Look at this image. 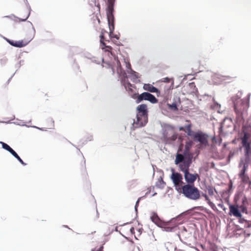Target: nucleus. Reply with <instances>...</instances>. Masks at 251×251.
Masks as SVG:
<instances>
[{
  "label": "nucleus",
  "instance_id": "23",
  "mask_svg": "<svg viewBox=\"0 0 251 251\" xmlns=\"http://www.w3.org/2000/svg\"><path fill=\"white\" fill-rule=\"evenodd\" d=\"M206 190L207 191L208 195L210 196H213L214 195L215 192L217 193L216 189L211 186H207Z\"/></svg>",
  "mask_w": 251,
  "mask_h": 251
},
{
  "label": "nucleus",
  "instance_id": "19",
  "mask_svg": "<svg viewBox=\"0 0 251 251\" xmlns=\"http://www.w3.org/2000/svg\"><path fill=\"white\" fill-rule=\"evenodd\" d=\"M149 95V93L144 92L139 95H137V97L136 98V102L139 103L143 100H148Z\"/></svg>",
  "mask_w": 251,
  "mask_h": 251
},
{
  "label": "nucleus",
  "instance_id": "41",
  "mask_svg": "<svg viewBox=\"0 0 251 251\" xmlns=\"http://www.w3.org/2000/svg\"><path fill=\"white\" fill-rule=\"evenodd\" d=\"M16 158H17L19 160V161H20L21 160H22V159L20 157V156L19 155H18V156H17L16 157Z\"/></svg>",
  "mask_w": 251,
  "mask_h": 251
},
{
  "label": "nucleus",
  "instance_id": "27",
  "mask_svg": "<svg viewBox=\"0 0 251 251\" xmlns=\"http://www.w3.org/2000/svg\"><path fill=\"white\" fill-rule=\"evenodd\" d=\"M0 143L1 144L2 148L9 152L11 151V149H12V148L6 143L2 142H0Z\"/></svg>",
  "mask_w": 251,
  "mask_h": 251
},
{
  "label": "nucleus",
  "instance_id": "32",
  "mask_svg": "<svg viewBox=\"0 0 251 251\" xmlns=\"http://www.w3.org/2000/svg\"><path fill=\"white\" fill-rule=\"evenodd\" d=\"M15 158L18 156V154L12 149L9 151Z\"/></svg>",
  "mask_w": 251,
  "mask_h": 251
},
{
  "label": "nucleus",
  "instance_id": "2",
  "mask_svg": "<svg viewBox=\"0 0 251 251\" xmlns=\"http://www.w3.org/2000/svg\"><path fill=\"white\" fill-rule=\"evenodd\" d=\"M178 192L192 200L196 201L201 197L200 190L194 184H184L179 190H178Z\"/></svg>",
  "mask_w": 251,
  "mask_h": 251
},
{
  "label": "nucleus",
  "instance_id": "38",
  "mask_svg": "<svg viewBox=\"0 0 251 251\" xmlns=\"http://www.w3.org/2000/svg\"><path fill=\"white\" fill-rule=\"evenodd\" d=\"M22 164L24 165H25L26 164L22 160H21L20 161H19Z\"/></svg>",
  "mask_w": 251,
  "mask_h": 251
},
{
  "label": "nucleus",
  "instance_id": "47",
  "mask_svg": "<svg viewBox=\"0 0 251 251\" xmlns=\"http://www.w3.org/2000/svg\"><path fill=\"white\" fill-rule=\"evenodd\" d=\"M229 123L231 124V120H229Z\"/></svg>",
  "mask_w": 251,
  "mask_h": 251
},
{
  "label": "nucleus",
  "instance_id": "4",
  "mask_svg": "<svg viewBox=\"0 0 251 251\" xmlns=\"http://www.w3.org/2000/svg\"><path fill=\"white\" fill-rule=\"evenodd\" d=\"M242 147L244 149L246 156H249L251 154V134L245 129H243V135L240 137Z\"/></svg>",
  "mask_w": 251,
  "mask_h": 251
},
{
  "label": "nucleus",
  "instance_id": "17",
  "mask_svg": "<svg viewBox=\"0 0 251 251\" xmlns=\"http://www.w3.org/2000/svg\"><path fill=\"white\" fill-rule=\"evenodd\" d=\"M191 163V161L189 160H185L180 164L179 165L180 171L185 173L186 172L189 171V166Z\"/></svg>",
  "mask_w": 251,
  "mask_h": 251
},
{
  "label": "nucleus",
  "instance_id": "24",
  "mask_svg": "<svg viewBox=\"0 0 251 251\" xmlns=\"http://www.w3.org/2000/svg\"><path fill=\"white\" fill-rule=\"evenodd\" d=\"M148 100L152 103H156L158 102L157 99L152 94L149 93Z\"/></svg>",
  "mask_w": 251,
  "mask_h": 251
},
{
  "label": "nucleus",
  "instance_id": "46",
  "mask_svg": "<svg viewBox=\"0 0 251 251\" xmlns=\"http://www.w3.org/2000/svg\"><path fill=\"white\" fill-rule=\"evenodd\" d=\"M134 74H135V76L136 78H138V76H137V75H136V72H134Z\"/></svg>",
  "mask_w": 251,
  "mask_h": 251
},
{
  "label": "nucleus",
  "instance_id": "1",
  "mask_svg": "<svg viewBox=\"0 0 251 251\" xmlns=\"http://www.w3.org/2000/svg\"><path fill=\"white\" fill-rule=\"evenodd\" d=\"M136 120H134L133 127L135 128L141 127L146 125L148 121L147 106L145 104L138 105L137 107Z\"/></svg>",
  "mask_w": 251,
  "mask_h": 251
},
{
  "label": "nucleus",
  "instance_id": "11",
  "mask_svg": "<svg viewBox=\"0 0 251 251\" xmlns=\"http://www.w3.org/2000/svg\"><path fill=\"white\" fill-rule=\"evenodd\" d=\"M184 174V177L187 184H194V182L196 181L197 177H199L198 174H191L189 171L185 172Z\"/></svg>",
  "mask_w": 251,
  "mask_h": 251
},
{
  "label": "nucleus",
  "instance_id": "6",
  "mask_svg": "<svg viewBox=\"0 0 251 251\" xmlns=\"http://www.w3.org/2000/svg\"><path fill=\"white\" fill-rule=\"evenodd\" d=\"M193 139L195 141L199 142L201 147H206L208 144V136L201 132L195 133Z\"/></svg>",
  "mask_w": 251,
  "mask_h": 251
},
{
  "label": "nucleus",
  "instance_id": "26",
  "mask_svg": "<svg viewBox=\"0 0 251 251\" xmlns=\"http://www.w3.org/2000/svg\"><path fill=\"white\" fill-rule=\"evenodd\" d=\"M169 107L173 111L177 110V105L176 103H173L172 104H168Z\"/></svg>",
  "mask_w": 251,
  "mask_h": 251
},
{
  "label": "nucleus",
  "instance_id": "10",
  "mask_svg": "<svg viewBox=\"0 0 251 251\" xmlns=\"http://www.w3.org/2000/svg\"><path fill=\"white\" fill-rule=\"evenodd\" d=\"M106 32H107V31L103 29H102L101 31V34L100 35V41L101 47L102 50L105 49V50H104L105 51L110 52L111 53V55H113L112 51H111V50L112 49V47L110 46H106V44L104 42V36L105 33Z\"/></svg>",
  "mask_w": 251,
  "mask_h": 251
},
{
  "label": "nucleus",
  "instance_id": "14",
  "mask_svg": "<svg viewBox=\"0 0 251 251\" xmlns=\"http://www.w3.org/2000/svg\"><path fill=\"white\" fill-rule=\"evenodd\" d=\"M31 39L28 41L20 40V41H13L8 40L7 42L12 46L22 48L25 46L30 42Z\"/></svg>",
  "mask_w": 251,
  "mask_h": 251
},
{
  "label": "nucleus",
  "instance_id": "45",
  "mask_svg": "<svg viewBox=\"0 0 251 251\" xmlns=\"http://www.w3.org/2000/svg\"><path fill=\"white\" fill-rule=\"evenodd\" d=\"M129 247H130V248H133V245L131 244H130Z\"/></svg>",
  "mask_w": 251,
  "mask_h": 251
},
{
  "label": "nucleus",
  "instance_id": "22",
  "mask_svg": "<svg viewBox=\"0 0 251 251\" xmlns=\"http://www.w3.org/2000/svg\"><path fill=\"white\" fill-rule=\"evenodd\" d=\"M184 157L183 156V155H182L181 154H177V155H176V159H175V163L176 164H178L180 163H182V162H183L184 160Z\"/></svg>",
  "mask_w": 251,
  "mask_h": 251
},
{
  "label": "nucleus",
  "instance_id": "7",
  "mask_svg": "<svg viewBox=\"0 0 251 251\" xmlns=\"http://www.w3.org/2000/svg\"><path fill=\"white\" fill-rule=\"evenodd\" d=\"M248 169V165L244 164L242 169L239 174V178L241 180V182L245 184H248L249 187L251 188V181L247 174H246Z\"/></svg>",
  "mask_w": 251,
  "mask_h": 251
},
{
  "label": "nucleus",
  "instance_id": "42",
  "mask_svg": "<svg viewBox=\"0 0 251 251\" xmlns=\"http://www.w3.org/2000/svg\"><path fill=\"white\" fill-rule=\"evenodd\" d=\"M16 158H17L19 160V161H20L21 160H22V159L20 157V156L19 155H18V156H17L16 157Z\"/></svg>",
  "mask_w": 251,
  "mask_h": 251
},
{
  "label": "nucleus",
  "instance_id": "31",
  "mask_svg": "<svg viewBox=\"0 0 251 251\" xmlns=\"http://www.w3.org/2000/svg\"><path fill=\"white\" fill-rule=\"evenodd\" d=\"M15 158L18 156V154L12 149L9 151Z\"/></svg>",
  "mask_w": 251,
  "mask_h": 251
},
{
  "label": "nucleus",
  "instance_id": "3",
  "mask_svg": "<svg viewBox=\"0 0 251 251\" xmlns=\"http://www.w3.org/2000/svg\"><path fill=\"white\" fill-rule=\"evenodd\" d=\"M249 107V98L243 99H238L234 104V111L238 119H243L244 115H247V110Z\"/></svg>",
  "mask_w": 251,
  "mask_h": 251
},
{
  "label": "nucleus",
  "instance_id": "35",
  "mask_svg": "<svg viewBox=\"0 0 251 251\" xmlns=\"http://www.w3.org/2000/svg\"><path fill=\"white\" fill-rule=\"evenodd\" d=\"M179 130L180 131H185V127H183V126H181L179 128Z\"/></svg>",
  "mask_w": 251,
  "mask_h": 251
},
{
  "label": "nucleus",
  "instance_id": "40",
  "mask_svg": "<svg viewBox=\"0 0 251 251\" xmlns=\"http://www.w3.org/2000/svg\"><path fill=\"white\" fill-rule=\"evenodd\" d=\"M184 231H185V232L187 231V230L185 227H183V229L182 230V231H181L182 233H183Z\"/></svg>",
  "mask_w": 251,
  "mask_h": 251
},
{
  "label": "nucleus",
  "instance_id": "8",
  "mask_svg": "<svg viewBox=\"0 0 251 251\" xmlns=\"http://www.w3.org/2000/svg\"><path fill=\"white\" fill-rule=\"evenodd\" d=\"M161 81V82L165 83H171V85L169 86H164V92L163 95L165 96H167L170 93V90H172L174 88V80L173 78H170L167 77L163 78Z\"/></svg>",
  "mask_w": 251,
  "mask_h": 251
},
{
  "label": "nucleus",
  "instance_id": "13",
  "mask_svg": "<svg viewBox=\"0 0 251 251\" xmlns=\"http://www.w3.org/2000/svg\"><path fill=\"white\" fill-rule=\"evenodd\" d=\"M108 20V24L109 25V37L110 38H116L118 39L119 37L117 35H114L113 34V31L114 30V15H113V18L112 20H110L109 17H107Z\"/></svg>",
  "mask_w": 251,
  "mask_h": 251
},
{
  "label": "nucleus",
  "instance_id": "44",
  "mask_svg": "<svg viewBox=\"0 0 251 251\" xmlns=\"http://www.w3.org/2000/svg\"><path fill=\"white\" fill-rule=\"evenodd\" d=\"M27 18H28V16H26L25 18V19H23L22 20L23 21H25V20H26L27 19Z\"/></svg>",
  "mask_w": 251,
  "mask_h": 251
},
{
  "label": "nucleus",
  "instance_id": "39",
  "mask_svg": "<svg viewBox=\"0 0 251 251\" xmlns=\"http://www.w3.org/2000/svg\"><path fill=\"white\" fill-rule=\"evenodd\" d=\"M139 201H140V199H139L138 200V201H137V202L136 203L135 208H136V207H137V205L138 204V203L139 202Z\"/></svg>",
  "mask_w": 251,
  "mask_h": 251
},
{
  "label": "nucleus",
  "instance_id": "28",
  "mask_svg": "<svg viewBox=\"0 0 251 251\" xmlns=\"http://www.w3.org/2000/svg\"><path fill=\"white\" fill-rule=\"evenodd\" d=\"M192 145V142H188L186 143L185 145V149L186 151H188L189 149L191 148V146Z\"/></svg>",
  "mask_w": 251,
  "mask_h": 251
},
{
  "label": "nucleus",
  "instance_id": "25",
  "mask_svg": "<svg viewBox=\"0 0 251 251\" xmlns=\"http://www.w3.org/2000/svg\"><path fill=\"white\" fill-rule=\"evenodd\" d=\"M191 124H189L185 126V131L184 132H186L189 136L192 135V131L191 130Z\"/></svg>",
  "mask_w": 251,
  "mask_h": 251
},
{
  "label": "nucleus",
  "instance_id": "5",
  "mask_svg": "<svg viewBox=\"0 0 251 251\" xmlns=\"http://www.w3.org/2000/svg\"><path fill=\"white\" fill-rule=\"evenodd\" d=\"M172 174L171 176V178L173 181L176 190L178 192L181 187L183 186L184 183L182 181V176L181 174L175 172L173 169L172 170Z\"/></svg>",
  "mask_w": 251,
  "mask_h": 251
},
{
  "label": "nucleus",
  "instance_id": "21",
  "mask_svg": "<svg viewBox=\"0 0 251 251\" xmlns=\"http://www.w3.org/2000/svg\"><path fill=\"white\" fill-rule=\"evenodd\" d=\"M201 196L203 197L205 199V200L207 201L209 205L212 208H213L215 207V204L210 201L207 195L205 193H202Z\"/></svg>",
  "mask_w": 251,
  "mask_h": 251
},
{
  "label": "nucleus",
  "instance_id": "34",
  "mask_svg": "<svg viewBox=\"0 0 251 251\" xmlns=\"http://www.w3.org/2000/svg\"><path fill=\"white\" fill-rule=\"evenodd\" d=\"M116 63H117V67L120 68L121 67V63L118 59H116Z\"/></svg>",
  "mask_w": 251,
  "mask_h": 251
},
{
  "label": "nucleus",
  "instance_id": "9",
  "mask_svg": "<svg viewBox=\"0 0 251 251\" xmlns=\"http://www.w3.org/2000/svg\"><path fill=\"white\" fill-rule=\"evenodd\" d=\"M124 86L126 90L128 92L129 95L133 99H136L137 97V93L133 89L135 88L134 86L132 85L129 82H125Z\"/></svg>",
  "mask_w": 251,
  "mask_h": 251
},
{
  "label": "nucleus",
  "instance_id": "37",
  "mask_svg": "<svg viewBox=\"0 0 251 251\" xmlns=\"http://www.w3.org/2000/svg\"><path fill=\"white\" fill-rule=\"evenodd\" d=\"M130 231L132 233H134V228L132 227L131 228H130Z\"/></svg>",
  "mask_w": 251,
  "mask_h": 251
},
{
  "label": "nucleus",
  "instance_id": "43",
  "mask_svg": "<svg viewBox=\"0 0 251 251\" xmlns=\"http://www.w3.org/2000/svg\"><path fill=\"white\" fill-rule=\"evenodd\" d=\"M224 126H225V123L224 122L221 125V128H224Z\"/></svg>",
  "mask_w": 251,
  "mask_h": 251
},
{
  "label": "nucleus",
  "instance_id": "12",
  "mask_svg": "<svg viewBox=\"0 0 251 251\" xmlns=\"http://www.w3.org/2000/svg\"><path fill=\"white\" fill-rule=\"evenodd\" d=\"M229 214L233 215L234 216L241 219L242 217V214L239 211V206L238 205H232L229 204Z\"/></svg>",
  "mask_w": 251,
  "mask_h": 251
},
{
  "label": "nucleus",
  "instance_id": "15",
  "mask_svg": "<svg viewBox=\"0 0 251 251\" xmlns=\"http://www.w3.org/2000/svg\"><path fill=\"white\" fill-rule=\"evenodd\" d=\"M115 0H108V6L107 8V17H109L110 20L113 18L114 11V4Z\"/></svg>",
  "mask_w": 251,
  "mask_h": 251
},
{
  "label": "nucleus",
  "instance_id": "16",
  "mask_svg": "<svg viewBox=\"0 0 251 251\" xmlns=\"http://www.w3.org/2000/svg\"><path fill=\"white\" fill-rule=\"evenodd\" d=\"M144 90L148 91L151 93H156L157 96H158L160 93V91L150 84H145L143 86Z\"/></svg>",
  "mask_w": 251,
  "mask_h": 251
},
{
  "label": "nucleus",
  "instance_id": "33",
  "mask_svg": "<svg viewBox=\"0 0 251 251\" xmlns=\"http://www.w3.org/2000/svg\"><path fill=\"white\" fill-rule=\"evenodd\" d=\"M15 158L18 156V154L12 149L9 151Z\"/></svg>",
  "mask_w": 251,
  "mask_h": 251
},
{
  "label": "nucleus",
  "instance_id": "18",
  "mask_svg": "<svg viewBox=\"0 0 251 251\" xmlns=\"http://www.w3.org/2000/svg\"><path fill=\"white\" fill-rule=\"evenodd\" d=\"M169 132L173 134L171 137L170 138L173 141H175L177 138V134L174 133V129L171 127H169L165 129L164 133V136L165 137L169 138V137H168V134Z\"/></svg>",
  "mask_w": 251,
  "mask_h": 251
},
{
  "label": "nucleus",
  "instance_id": "29",
  "mask_svg": "<svg viewBox=\"0 0 251 251\" xmlns=\"http://www.w3.org/2000/svg\"><path fill=\"white\" fill-rule=\"evenodd\" d=\"M79 159L80 161V163H81L82 166L85 165V161L84 160V158L83 156H80Z\"/></svg>",
  "mask_w": 251,
  "mask_h": 251
},
{
  "label": "nucleus",
  "instance_id": "36",
  "mask_svg": "<svg viewBox=\"0 0 251 251\" xmlns=\"http://www.w3.org/2000/svg\"><path fill=\"white\" fill-rule=\"evenodd\" d=\"M240 208L242 209V212H244L246 210V208L243 206H240Z\"/></svg>",
  "mask_w": 251,
  "mask_h": 251
},
{
  "label": "nucleus",
  "instance_id": "30",
  "mask_svg": "<svg viewBox=\"0 0 251 251\" xmlns=\"http://www.w3.org/2000/svg\"><path fill=\"white\" fill-rule=\"evenodd\" d=\"M103 246H101L99 248L97 249L96 248L92 250V251H103Z\"/></svg>",
  "mask_w": 251,
  "mask_h": 251
},
{
  "label": "nucleus",
  "instance_id": "20",
  "mask_svg": "<svg viewBox=\"0 0 251 251\" xmlns=\"http://www.w3.org/2000/svg\"><path fill=\"white\" fill-rule=\"evenodd\" d=\"M151 221L156 225L159 226L161 222L156 213H153L151 217Z\"/></svg>",
  "mask_w": 251,
  "mask_h": 251
}]
</instances>
